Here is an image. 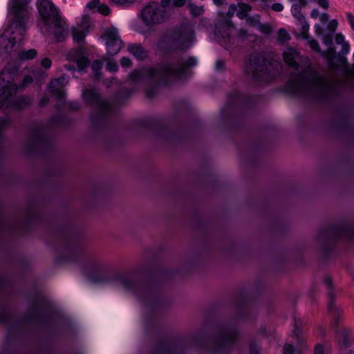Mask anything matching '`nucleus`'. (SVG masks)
<instances>
[{"instance_id":"f03ea898","label":"nucleus","mask_w":354,"mask_h":354,"mask_svg":"<svg viewBox=\"0 0 354 354\" xmlns=\"http://www.w3.org/2000/svg\"><path fill=\"white\" fill-rule=\"evenodd\" d=\"M12 288L10 281L0 276V324L6 328L8 333L20 335L34 326L44 323L48 313L46 302L41 297H36L31 302L23 318L15 317L14 313L7 306V297Z\"/></svg>"},{"instance_id":"6ab92c4d","label":"nucleus","mask_w":354,"mask_h":354,"mask_svg":"<svg viewBox=\"0 0 354 354\" xmlns=\"http://www.w3.org/2000/svg\"><path fill=\"white\" fill-rule=\"evenodd\" d=\"M37 9L46 26H50L56 19L61 17L58 10L50 0H39Z\"/></svg>"},{"instance_id":"6e6552de","label":"nucleus","mask_w":354,"mask_h":354,"mask_svg":"<svg viewBox=\"0 0 354 354\" xmlns=\"http://www.w3.org/2000/svg\"><path fill=\"white\" fill-rule=\"evenodd\" d=\"M26 149L30 153H46L51 150L53 141L50 136L48 128L41 125H34L26 141Z\"/></svg>"},{"instance_id":"09e8293b","label":"nucleus","mask_w":354,"mask_h":354,"mask_svg":"<svg viewBox=\"0 0 354 354\" xmlns=\"http://www.w3.org/2000/svg\"><path fill=\"white\" fill-rule=\"evenodd\" d=\"M295 348L292 344H286L283 346V354H295Z\"/></svg>"},{"instance_id":"f257e3e1","label":"nucleus","mask_w":354,"mask_h":354,"mask_svg":"<svg viewBox=\"0 0 354 354\" xmlns=\"http://www.w3.org/2000/svg\"><path fill=\"white\" fill-rule=\"evenodd\" d=\"M90 270L88 277L95 282H111L122 286L127 290L134 294L139 300L151 309L160 304V283L153 278L141 281L134 272H121L107 279L102 274L107 270V266L98 260L88 263Z\"/></svg>"},{"instance_id":"4d7b16f0","label":"nucleus","mask_w":354,"mask_h":354,"mask_svg":"<svg viewBox=\"0 0 354 354\" xmlns=\"http://www.w3.org/2000/svg\"><path fill=\"white\" fill-rule=\"evenodd\" d=\"M99 5H100V0H91L87 3L86 6L89 9H93V8H96L97 6H99Z\"/></svg>"},{"instance_id":"b1692460","label":"nucleus","mask_w":354,"mask_h":354,"mask_svg":"<svg viewBox=\"0 0 354 354\" xmlns=\"http://www.w3.org/2000/svg\"><path fill=\"white\" fill-rule=\"evenodd\" d=\"M22 231L23 230L20 224L15 223V225H11L4 220L2 210L0 207V239Z\"/></svg>"},{"instance_id":"052dcab7","label":"nucleus","mask_w":354,"mask_h":354,"mask_svg":"<svg viewBox=\"0 0 354 354\" xmlns=\"http://www.w3.org/2000/svg\"><path fill=\"white\" fill-rule=\"evenodd\" d=\"M68 106L73 111H77L80 109V104L78 102H71Z\"/></svg>"},{"instance_id":"69168bd1","label":"nucleus","mask_w":354,"mask_h":354,"mask_svg":"<svg viewBox=\"0 0 354 354\" xmlns=\"http://www.w3.org/2000/svg\"><path fill=\"white\" fill-rule=\"evenodd\" d=\"M346 16L352 29L354 30V16L350 12H348Z\"/></svg>"},{"instance_id":"864d4df0","label":"nucleus","mask_w":354,"mask_h":354,"mask_svg":"<svg viewBox=\"0 0 354 354\" xmlns=\"http://www.w3.org/2000/svg\"><path fill=\"white\" fill-rule=\"evenodd\" d=\"M337 21L336 19H333L330 21L328 26V29L330 31V32L334 33L337 28Z\"/></svg>"},{"instance_id":"c9c22d12","label":"nucleus","mask_w":354,"mask_h":354,"mask_svg":"<svg viewBox=\"0 0 354 354\" xmlns=\"http://www.w3.org/2000/svg\"><path fill=\"white\" fill-rule=\"evenodd\" d=\"M328 48L326 50L322 52V56L326 57L330 62V66L333 64V61L335 57V48L334 46H327Z\"/></svg>"},{"instance_id":"2eb2a0df","label":"nucleus","mask_w":354,"mask_h":354,"mask_svg":"<svg viewBox=\"0 0 354 354\" xmlns=\"http://www.w3.org/2000/svg\"><path fill=\"white\" fill-rule=\"evenodd\" d=\"M255 101L250 97L243 96L237 90H235L228 97L226 105L221 110V115L223 118H231L240 106H246Z\"/></svg>"},{"instance_id":"9d476101","label":"nucleus","mask_w":354,"mask_h":354,"mask_svg":"<svg viewBox=\"0 0 354 354\" xmlns=\"http://www.w3.org/2000/svg\"><path fill=\"white\" fill-rule=\"evenodd\" d=\"M284 95L317 103H331L339 90H276Z\"/></svg>"},{"instance_id":"f704fd0d","label":"nucleus","mask_w":354,"mask_h":354,"mask_svg":"<svg viewBox=\"0 0 354 354\" xmlns=\"http://www.w3.org/2000/svg\"><path fill=\"white\" fill-rule=\"evenodd\" d=\"M252 7L247 3H241L239 4V10L236 12V16L241 19H243L244 18H247L248 13L251 11Z\"/></svg>"},{"instance_id":"ddd939ff","label":"nucleus","mask_w":354,"mask_h":354,"mask_svg":"<svg viewBox=\"0 0 354 354\" xmlns=\"http://www.w3.org/2000/svg\"><path fill=\"white\" fill-rule=\"evenodd\" d=\"M141 17L147 26H154L165 22L169 17V13L156 2L144 7L141 11Z\"/></svg>"},{"instance_id":"de8ad7c7","label":"nucleus","mask_w":354,"mask_h":354,"mask_svg":"<svg viewBox=\"0 0 354 354\" xmlns=\"http://www.w3.org/2000/svg\"><path fill=\"white\" fill-rule=\"evenodd\" d=\"M174 0H161L160 1V7L163 9L166 8H174Z\"/></svg>"},{"instance_id":"1a4fd4ad","label":"nucleus","mask_w":354,"mask_h":354,"mask_svg":"<svg viewBox=\"0 0 354 354\" xmlns=\"http://www.w3.org/2000/svg\"><path fill=\"white\" fill-rule=\"evenodd\" d=\"M342 239L347 241L354 240V225L340 223L323 229L318 236L319 241L326 246H330Z\"/></svg>"},{"instance_id":"bf43d9fd","label":"nucleus","mask_w":354,"mask_h":354,"mask_svg":"<svg viewBox=\"0 0 354 354\" xmlns=\"http://www.w3.org/2000/svg\"><path fill=\"white\" fill-rule=\"evenodd\" d=\"M335 41L337 44H343L345 42L344 41V37L341 33H337L335 36Z\"/></svg>"},{"instance_id":"8fccbe9b","label":"nucleus","mask_w":354,"mask_h":354,"mask_svg":"<svg viewBox=\"0 0 354 354\" xmlns=\"http://www.w3.org/2000/svg\"><path fill=\"white\" fill-rule=\"evenodd\" d=\"M98 11L103 15H108L110 12V9L106 5L102 4L99 5Z\"/></svg>"},{"instance_id":"49530a36","label":"nucleus","mask_w":354,"mask_h":354,"mask_svg":"<svg viewBox=\"0 0 354 354\" xmlns=\"http://www.w3.org/2000/svg\"><path fill=\"white\" fill-rule=\"evenodd\" d=\"M225 66H226V64H225V61L221 60V59H218L216 62V65H215L216 71L218 72L223 71L225 69Z\"/></svg>"},{"instance_id":"603ef678","label":"nucleus","mask_w":354,"mask_h":354,"mask_svg":"<svg viewBox=\"0 0 354 354\" xmlns=\"http://www.w3.org/2000/svg\"><path fill=\"white\" fill-rule=\"evenodd\" d=\"M308 44L310 45V46L317 50V52H320L321 51V49H320V47L319 46V44L318 42L314 39H310L308 40Z\"/></svg>"},{"instance_id":"a19ab883","label":"nucleus","mask_w":354,"mask_h":354,"mask_svg":"<svg viewBox=\"0 0 354 354\" xmlns=\"http://www.w3.org/2000/svg\"><path fill=\"white\" fill-rule=\"evenodd\" d=\"M190 11L194 16L197 17L202 15L204 10L203 6H197L194 4H192L190 5Z\"/></svg>"},{"instance_id":"ea45409f","label":"nucleus","mask_w":354,"mask_h":354,"mask_svg":"<svg viewBox=\"0 0 354 354\" xmlns=\"http://www.w3.org/2000/svg\"><path fill=\"white\" fill-rule=\"evenodd\" d=\"M290 39V37L288 32L284 28H281L279 30L278 40L281 43H284V42L288 41Z\"/></svg>"},{"instance_id":"4468645a","label":"nucleus","mask_w":354,"mask_h":354,"mask_svg":"<svg viewBox=\"0 0 354 354\" xmlns=\"http://www.w3.org/2000/svg\"><path fill=\"white\" fill-rule=\"evenodd\" d=\"M0 109H13L16 110L24 109L30 104L29 97L17 95V90H1Z\"/></svg>"},{"instance_id":"393cba45","label":"nucleus","mask_w":354,"mask_h":354,"mask_svg":"<svg viewBox=\"0 0 354 354\" xmlns=\"http://www.w3.org/2000/svg\"><path fill=\"white\" fill-rule=\"evenodd\" d=\"M147 124H153L156 127V136L164 141H170L176 139V134L171 132L166 127L154 122H146Z\"/></svg>"},{"instance_id":"473e14b6","label":"nucleus","mask_w":354,"mask_h":354,"mask_svg":"<svg viewBox=\"0 0 354 354\" xmlns=\"http://www.w3.org/2000/svg\"><path fill=\"white\" fill-rule=\"evenodd\" d=\"M324 283L326 286L328 290V310L329 312L336 311V307L334 306L333 304V295L332 293L331 289H332V281L330 277H326L324 279Z\"/></svg>"},{"instance_id":"e2e57ef3","label":"nucleus","mask_w":354,"mask_h":354,"mask_svg":"<svg viewBox=\"0 0 354 354\" xmlns=\"http://www.w3.org/2000/svg\"><path fill=\"white\" fill-rule=\"evenodd\" d=\"M301 24V32H308L309 30V24L305 21L304 19L303 21H300Z\"/></svg>"},{"instance_id":"9b49d317","label":"nucleus","mask_w":354,"mask_h":354,"mask_svg":"<svg viewBox=\"0 0 354 354\" xmlns=\"http://www.w3.org/2000/svg\"><path fill=\"white\" fill-rule=\"evenodd\" d=\"M59 241L63 245L65 251L64 261L77 262L80 258L82 251L78 244L73 229H62L58 234Z\"/></svg>"},{"instance_id":"5fc2aeb1","label":"nucleus","mask_w":354,"mask_h":354,"mask_svg":"<svg viewBox=\"0 0 354 354\" xmlns=\"http://www.w3.org/2000/svg\"><path fill=\"white\" fill-rule=\"evenodd\" d=\"M41 64L44 68L48 69V68H50V66L52 65V62L49 58L45 57V58L42 59V60L41 62Z\"/></svg>"},{"instance_id":"37998d69","label":"nucleus","mask_w":354,"mask_h":354,"mask_svg":"<svg viewBox=\"0 0 354 354\" xmlns=\"http://www.w3.org/2000/svg\"><path fill=\"white\" fill-rule=\"evenodd\" d=\"M250 354H259L260 346L256 342H252L249 346Z\"/></svg>"},{"instance_id":"a878e982","label":"nucleus","mask_w":354,"mask_h":354,"mask_svg":"<svg viewBox=\"0 0 354 354\" xmlns=\"http://www.w3.org/2000/svg\"><path fill=\"white\" fill-rule=\"evenodd\" d=\"M55 28V37L57 42L62 41L67 35V30L64 26L63 19L59 17L56 19L52 24Z\"/></svg>"},{"instance_id":"a18cd8bd","label":"nucleus","mask_w":354,"mask_h":354,"mask_svg":"<svg viewBox=\"0 0 354 354\" xmlns=\"http://www.w3.org/2000/svg\"><path fill=\"white\" fill-rule=\"evenodd\" d=\"M144 95L148 100H151L158 95V90H144Z\"/></svg>"},{"instance_id":"2f4dec72","label":"nucleus","mask_w":354,"mask_h":354,"mask_svg":"<svg viewBox=\"0 0 354 354\" xmlns=\"http://www.w3.org/2000/svg\"><path fill=\"white\" fill-rule=\"evenodd\" d=\"M232 28V26L231 25V23L230 21H226V28L223 33H221V31L218 32V37L219 38L220 36L222 38V40L221 41V44L223 45L224 47L227 48V46L230 44V40H231V29Z\"/></svg>"},{"instance_id":"0e129e2a","label":"nucleus","mask_w":354,"mask_h":354,"mask_svg":"<svg viewBox=\"0 0 354 354\" xmlns=\"http://www.w3.org/2000/svg\"><path fill=\"white\" fill-rule=\"evenodd\" d=\"M316 1L322 8L324 9H327L329 6L328 0H316Z\"/></svg>"},{"instance_id":"aec40b11","label":"nucleus","mask_w":354,"mask_h":354,"mask_svg":"<svg viewBox=\"0 0 354 354\" xmlns=\"http://www.w3.org/2000/svg\"><path fill=\"white\" fill-rule=\"evenodd\" d=\"M16 69L5 66L0 69V88H17Z\"/></svg>"},{"instance_id":"20e7f679","label":"nucleus","mask_w":354,"mask_h":354,"mask_svg":"<svg viewBox=\"0 0 354 354\" xmlns=\"http://www.w3.org/2000/svg\"><path fill=\"white\" fill-rule=\"evenodd\" d=\"M133 91L118 90L114 99L105 100L100 96L97 90H84L82 95L84 101L96 109L95 113L91 115L93 126L96 128L108 127L112 118L116 115L119 105L131 97Z\"/></svg>"},{"instance_id":"39448f33","label":"nucleus","mask_w":354,"mask_h":354,"mask_svg":"<svg viewBox=\"0 0 354 354\" xmlns=\"http://www.w3.org/2000/svg\"><path fill=\"white\" fill-rule=\"evenodd\" d=\"M285 63L294 70L289 81L294 84V88H326V80L319 72L308 65L301 68L299 62L301 57L299 52L293 48H288L283 53Z\"/></svg>"},{"instance_id":"dca6fc26","label":"nucleus","mask_w":354,"mask_h":354,"mask_svg":"<svg viewBox=\"0 0 354 354\" xmlns=\"http://www.w3.org/2000/svg\"><path fill=\"white\" fill-rule=\"evenodd\" d=\"M266 60L259 53L250 55L245 62V72L253 77L264 75L266 72Z\"/></svg>"},{"instance_id":"c85d7f7f","label":"nucleus","mask_w":354,"mask_h":354,"mask_svg":"<svg viewBox=\"0 0 354 354\" xmlns=\"http://www.w3.org/2000/svg\"><path fill=\"white\" fill-rule=\"evenodd\" d=\"M128 50L139 60L144 59L147 56V53L140 44H131L128 46Z\"/></svg>"},{"instance_id":"423d86ee","label":"nucleus","mask_w":354,"mask_h":354,"mask_svg":"<svg viewBox=\"0 0 354 354\" xmlns=\"http://www.w3.org/2000/svg\"><path fill=\"white\" fill-rule=\"evenodd\" d=\"M194 41V31L191 26L183 24L166 31L160 38L158 46L165 53H169L185 51Z\"/></svg>"},{"instance_id":"79ce46f5","label":"nucleus","mask_w":354,"mask_h":354,"mask_svg":"<svg viewBox=\"0 0 354 354\" xmlns=\"http://www.w3.org/2000/svg\"><path fill=\"white\" fill-rule=\"evenodd\" d=\"M333 32H328L323 35L322 41L324 44L326 46H333Z\"/></svg>"},{"instance_id":"7ed1b4c3","label":"nucleus","mask_w":354,"mask_h":354,"mask_svg":"<svg viewBox=\"0 0 354 354\" xmlns=\"http://www.w3.org/2000/svg\"><path fill=\"white\" fill-rule=\"evenodd\" d=\"M197 64L198 60L194 57H189L187 59L178 57L156 67L134 70L129 77L133 82L149 81L157 86H169L177 81L185 80L189 75V69Z\"/></svg>"},{"instance_id":"5701e85b","label":"nucleus","mask_w":354,"mask_h":354,"mask_svg":"<svg viewBox=\"0 0 354 354\" xmlns=\"http://www.w3.org/2000/svg\"><path fill=\"white\" fill-rule=\"evenodd\" d=\"M89 26V17L87 15H84L82 18L81 23L72 29L73 38L76 43L81 44L84 41Z\"/></svg>"},{"instance_id":"4be33fe9","label":"nucleus","mask_w":354,"mask_h":354,"mask_svg":"<svg viewBox=\"0 0 354 354\" xmlns=\"http://www.w3.org/2000/svg\"><path fill=\"white\" fill-rule=\"evenodd\" d=\"M181 348H179L175 340L160 341L151 354H180Z\"/></svg>"},{"instance_id":"58836bf2","label":"nucleus","mask_w":354,"mask_h":354,"mask_svg":"<svg viewBox=\"0 0 354 354\" xmlns=\"http://www.w3.org/2000/svg\"><path fill=\"white\" fill-rule=\"evenodd\" d=\"M103 62H106V70L110 72H115L118 71V65L116 62L112 59H109L106 57L102 58Z\"/></svg>"},{"instance_id":"72a5a7b5","label":"nucleus","mask_w":354,"mask_h":354,"mask_svg":"<svg viewBox=\"0 0 354 354\" xmlns=\"http://www.w3.org/2000/svg\"><path fill=\"white\" fill-rule=\"evenodd\" d=\"M351 339V334L349 330L343 329L338 334V341L343 346L348 347L350 346V341Z\"/></svg>"},{"instance_id":"774afa93","label":"nucleus","mask_w":354,"mask_h":354,"mask_svg":"<svg viewBox=\"0 0 354 354\" xmlns=\"http://www.w3.org/2000/svg\"><path fill=\"white\" fill-rule=\"evenodd\" d=\"M186 0H174V8L181 7L185 5Z\"/></svg>"},{"instance_id":"13d9d810","label":"nucleus","mask_w":354,"mask_h":354,"mask_svg":"<svg viewBox=\"0 0 354 354\" xmlns=\"http://www.w3.org/2000/svg\"><path fill=\"white\" fill-rule=\"evenodd\" d=\"M314 354H324L323 346L320 344H317L315 346Z\"/></svg>"},{"instance_id":"c03bdc74","label":"nucleus","mask_w":354,"mask_h":354,"mask_svg":"<svg viewBox=\"0 0 354 354\" xmlns=\"http://www.w3.org/2000/svg\"><path fill=\"white\" fill-rule=\"evenodd\" d=\"M246 21L249 25L255 26L259 23V16H248Z\"/></svg>"},{"instance_id":"0eeeda50","label":"nucleus","mask_w":354,"mask_h":354,"mask_svg":"<svg viewBox=\"0 0 354 354\" xmlns=\"http://www.w3.org/2000/svg\"><path fill=\"white\" fill-rule=\"evenodd\" d=\"M239 330L233 322L225 323L219 326L214 342V352L217 354H230L233 351Z\"/></svg>"},{"instance_id":"a211bd4d","label":"nucleus","mask_w":354,"mask_h":354,"mask_svg":"<svg viewBox=\"0 0 354 354\" xmlns=\"http://www.w3.org/2000/svg\"><path fill=\"white\" fill-rule=\"evenodd\" d=\"M66 59L73 62L64 66L66 70L70 71H74L76 67H77L80 71H82L90 64L89 59L84 56V50L82 47H78L68 52L66 55Z\"/></svg>"},{"instance_id":"3c124183","label":"nucleus","mask_w":354,"mask_h":354,"mask_svg":"<svg viewBox=\"0 0 354 354\" xmlns=\"http://www.w3.org/2000/svg\"><path fill=\"white\" fill-rule=\"evenodd\" d=\"M113 3L119 6H127L133 3L135 0H111Z\"/></svg>"},{"instance_id":"c756f323","label":"nucleus","mask_w":354,"mask_h":354,"mask_svg":"<svg viewBox=\"0 0 354 354\" xmlns=\"http://www.w3.org/2000/svg\"><path fill=\"white\" fill-rule=\"evenodd\" d=\"M69 82V76L66 74H62L61 76L57 78L53 79L48 88H64Z\"/></svg>"},{"instance_id":"338daca9","label":"nucleus","mask_w":354,"mask_h":354,"mask_svg":"<svg viewBox=\"0 0 354 354\" xmlns=\"http://www.w3.org/2000/svg\"><path fill=\"white\" fill-rule=\"evenodd\" d=\"M342 50H341V53L342 55H346L347 53H348L349 52V45L348 43H344L343 44H342Z\"/></svg>"},{"instance_id":"f8f14e48","label":"nucleus","mask_w":354,"mask_h":354,"mask_svg":"<svg viewBox=\"0 0 354 354\" xmlns=\"http://www.w3.org/2000/svg\"><path fill=\"white\" fill-rule=\"evenodd\" d=\"M10 12L12 15L10 28L23 35L26 30V23L29 18V10L26 0H10Z\"/></svg>"},{"instance_id":"680f3d73","label":"nucleus","mask_w":354,"mask_h":354,"mask_svg":"<svg viewBox=\"0 0 354 354\" xmlns=\"http://www.w3.org/2000/svg\"><path fill=\"white\" fill-rule=\"evenodd\" d=\"M272 9L276 12L282 11L283 9V6L279 3H274L272 5Z\"/></svg>"},{"instance_id":"6e6d98bb","label":"nucleus","mask_w":354,"mask_h":354,"mask_svg":"<svg viewBox=\"0 0 354 354\" xmlns=\"http://www.w3.org/2000/svg\"><path fill=\"white\" fill-rule=\"evenodd\" d=\"M121 65L123 67H129L131 65V60L126 57H124L120 60Z\"/></svg>"},{"instance_id":"e433bc0d","label":"nucleus","mask_w":354,"mask_h":354,"mask_svg":"<svg viewBox=\"0 0 354 354\" xmlns=\"http://www.w3.org/2000/svg\"><path fill=\"white\" fill-rule=\"evenodd\" d=\"M102 68V60H95L91 64V68L94 72L95 78L99 80L101 77L100 71Z\"/></svg>"},{"instance_id":"7c9ffc66","label":"nucleus","mask_w":354,"mask_h":354,"mask_svg":"<svg viewBox=\"0 0 354 354\" xmlns=\"http://www.w3.org/2000/svg\"><path fill=\"white\" fill-rule=\"evenodd\" d=\"M50 95L59 98L61 101H64V90H49V93L45 94L40 100L39 105L41 106H44L47 104L50 100Z\"/></svg>"},{"instance_id":"412c9836","label":"nucleus","mask_w":354,"mask_h":354,"mask_svg":"<svg viewBox=\"0 0 354 354\" xmlns=\"http://www.w3.org/2000/svg\"><path fill=\"white\" fill-rule=\"evenodd\" d=\"M45 73L41 69L32 70L30 74L21 76L19 75L18 71L16 70V80L17 82V88H22L29 86L35 80L36 81L40 80Z\"/></svg>"},{"instance_id":"4c0bfd02","label":"nucleus","mask_w":354,"mask_h":354,"mask_svg":"<svg viewBox=\"0 0 354 354\" xmlns=\"http://www.w3.org/2000/svg\"><path fill=\"white\" fill-rule=\"evenodd\" d=\"M37 55V51L35 49L23 50L19 54V58L21 60L32 59Z\"/></svg>"},{"instance_id":"cd10ccee","label":"nucleus","mask_w":354,"mask_h":354,"mask_svg":"<svg viewBox=\"0 0 354 354\" xmlns=\"http://www.w3.org/2000/svg\"><path fill=\"white\" fill-rule=\"evenodd\" d=\"M16 41L14 38L0 37V53L10 55L13 50Z\"/></svg>"},{"instance_id":"bb28decb","label":"nucleus","mask_w":354,"mask_h":354,"mask_svg":"<svg viewBox=\"0 0 354 354\" xmlns=\"http://www.w3.org/2000/svg\"><path fill=\"white\" fill-rule=\"evenodd\" d=\"M294 3L291 8V13L292 16L297 19L299 21H303L304 19V16L301 12V10L303 8L306 7L307 5L306 0H295L293 1Z\"/></svg>"},{"instance_id":"f3484780","label":"nucleus","mask_w":354,"mask_h":354,"mask_svg":"<svg viewBox=\"0 0 354 354\" xmlns=\"http://www.w3.org/2000/svg\"><path fill=\"white\" fill-rule=\"evenodd\" d=\"M103 37L106 40L107 54L109 56L118 54L123 46L118 29L113 27L106 29Z\"/></svg>"}]
</instances>
